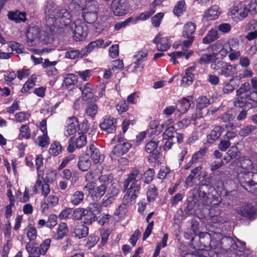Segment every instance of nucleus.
I'll return each mask as SVG.
<instances>
[{
	"instance_id": "nucleus-1",
	"label": "nucleus",
	"mask_w": 257,
	"mask_h": 257,
	"mask_svg": "<svg viewBox=\"0 0 257 257\" xmlns=\"http://www.w3.org/2000/svg\"><path fill=\"white\" fill-rule=\"evenodd\" d=\"M45 11L46 25L52 32H57L58 30L63 29L71 23V12L56 7L53 2H47Z\"/></svg>"
},
{
	"instance_id": "nucleus-2",
	"label": "nucleus",
	"mask_w": 257,
	"mask_h": 257,
	"mask_svg": "<svg viewBox=\"0 0 257 257\" xmlns=\"http://www.w3.org/2000/svg\"><path fill=\"white\" fill-rule=\"evenodd\" d=\"M200 184L197 190V196L199 200L204 205L211 207H216L221 202V197L214 187L209 183Z\"/></svg>"
},
{
	"instance_id": "nucleus-3",
	"label": "nucleus",
	"mask_w": 257,
	"mask_h": 257,
	"mask_svg": "<svg viewBox=\"0 0 257 257\" xmlns=\"http://www.w3.org/2000/svg\"><path fill=\"white\" fill-rule=\"evenodd\" d=\"M142 179L143 174L137 168H133L123 182L124 191L138 196L141 189Z\"/></svg>"
},
{
	"instance_id": "nucleus-4",
	"label": "nucleus",
	"mask_w": 257,
	"mask_h": 257,
	"mask_svg": "<svg viewBox=\"0 0 257 257\" xmlns=\"http://www.w3.org/2000/svg\"><path fill=\"white\" fill-rule=\"evenodd\" d=\"M217 249L210 250L209 255L212 257H221L222 254H226L227 257H231V253L236 252L237 244L235 241L230 236L222 237L216 243Z\"/></svg>"
},
{
	"instance_id": "nucleus-5",
	"label": "nucleus",
	"mask_w": 257,
	"mask_h": 257,
	"mask_svg": "<svg viewBox=\"0 0 257 257\" xmlns=\"http://www.w3.org/2000/svg\"><path fill=\"white\" fill-rule=\"evenodd\" d=\"M234 105L240 108H257V91L251 90L242 96L236 97L234 101Z\"/></svg>"
},
{
	"instance_id": "nucleus-6",
	"label": "nucleus",
	"mask_w": 257,
	"mask_h": 257,
	"mask_svg": "<svg viewBox=\"0 0 257 257\" xmlns=\"http://www.w3.org/2000/svg\"><path fill=\"white\" fill-rule=\"evenodd\" d=\"M236 65H232L219 59L213 60L211 64V68L217 71L218 74L225 78L232 77L233 75V66L235 69Z\"/></svg>"
},
{
	"instance_id": "nucleus-7",
	"label": "nucleus",
	"mask_w": 257,
	"mask_h": 257,
	"mask_svg": "<svg viewBox=\"0 0 257 257\" xmlns=\"http://www.w3.org/2000/svg\"><path fill=\"white\" fill-rule=\"evenodd\" d=\"M196 29V25L193 22H189L186 23L182 29V36L187 39L183 41L182 45V49L183 51L189 48L193 44L195 40V33Z\"/></svg>"
},
{
	"instance_id": "nucleus-8",
	"label": "nucleus",
	"mask_w": 257,
	"mask_h": 257,
	"mask_svg": "<svg viewBox=\"0 0 257 257\" xmlns=\"http://www.w3.org/2000/svg\"><path fill=\"white\" fill-rule=\"evenodd\" d=\"M138 196L127 192L124 195L121 204L116 209L115 214L119 217L124 216L128 211V207L135 204Z\"/></svg>"
},
{
	"instance_id": "nucleus-9",
	"label": "nucleus",
	"mask_w": 257,
	"mask_h": 257,
	"mask_svg": "<svg viewBox=\"0 0 257 257\" xmlns=\"http://www.w3.org/2000/svg\"><path fill=\"white\" fill-rule=\"evenodd\" d=\"M159 141L151 140L145 145V151L149 155L147 156L148 162L156 163L159 158L160 150L158 149Z\"/></svg>"
},
{
	"instance_id": "nucleus-10",
	"label": "nucleus",
	"mask_w": 257,
	"mask_h": 257,
	"mask_svg": "<svg viewBox=\"0 0 257 257\" xmlns=\"http://www.w3.org/2000/svg\"><path fill=\"white\" fill-rule=\"evenodd\" d=\"M117 124V118L109 115H106L102 118L99 123V127L107 134H112L115 132Z\"/></svg>"
},
{
	"instance_id": "nucleus-11",
	"label": "nucleus",
	"mask_w": 257,
	"mask_h": 257,
	"mask_svg": "<svg viewBox=\"0 0 257 257\" xmlns=\"http://www.w3.org/2000/svg\"><path fill=\"white\" fill-rule=\"evenodd\" d=\"M129 5L126 0H113L110 9L115 16H122L128 12Z\"/></svg>"
},
{
	"instance_id": "nucleus-12",
	"label": "nucleus",
	"mask_w": 257,
	"mask_h": 257,
	"mask_svg": "<svg viewBox=\"0 0 257 257\" xmlns=\"http://www.w3.org/2000/svg\"><path fill=\"white\" fill-rule=\"evenodd\" d=\"M251 172L237 170V179L240 185L247 191L254 193L251 189Z\"/></svg>"
},
{
	"instance_id": "nucleus-13",
	"label": "nucleus",
	"mask_w": 257,
	"mask_h": 257,
	"mask_svg": "<svg viewBox=\"0 0 257 257\" xmlns=\"http://www.w3.org/2000/svg\"><path fill=\"white\" fill-rule=\"evenodd\" d=\"M75 27L73 29V37L76 41H81L87 36V27L83 22H77L74 23Z\"/></svg>"
},
{
	"instance_id": "nucleus-14",
	"label": "nucleus",
	"mask_w": 257,
	"mask_h": 257,
	"mask_svg": "<svg viewBox=\"0 0 257 257\" xmlns=\"http://www.w3.org/2000/svg\"><path fill=\"white\" fill-rule=\"evenodd\" d=\"M199 241L200 243V247H206L209 246L211 248L210 250H214L217 249V245L216 243L217 240L212 238L210 233L208 232H201L199 234Z\"/></svg>"
},
{
	"instance_id": "nucleus-15",
	"label": "nucleus",
	"mask_w": 257,
	"mask_h": 257,
	"mask_svg": "<svg viewBox=\"0 0 257 257\" xmlns=\"http://www.w3.org/2000/svg\"><path fill=\"white\" fill-rule=\"evenodd\" d=\"M237 212L241 216L253 220L256 214V209L251 204L246 203L237 208Z\"/></svg>"
},
{
	"instance_id": "nucleus-16",
	"label": "nucleus",
	"mask_w": 257,
	"mask_h": 257,
	"mask_svg": "<svg viewBox=\"0 0 257 257\" xmlns=\"http://www.w3.org/2000/svg\"><path fill=\"white\" fill-rule=\"evenodd\" d=\"M192 104H194V97L192 95H188L178 100L176 109L180 113H185Z\"/></svg>"
},
{
	"instance_id": "nucleus-17",
	"label": "nucleus",
	"mask_w": 257,
	"mask_h": 257,
	"mask_svg": "<svg viewBox=\"0 0 257 257\" xmlns=\"http://www.w3.org/2000/svg\"><path fill=\"white\" fill-rule=\"evenodd\" d=\"M168 37H162L160 33L158 34L153 40V42L157 45V49L159 51H166L171 47Z\"/></svg>"
},
{
	"instance_id": "nucleus-18",
	"label": "nucleus",
	"mask_w": 257,
	"mask_h": 257,
	"mask_svg": "<svg viewBox=\"0 0 257 257\" xmlns=\"http://www.w3.org/2000/svg\"><path fill=\"white\" fill-rule=\"evenodd\" d=\"M81 92V98L83 101H87L93 97L95 93V86L90 82L78 87Z\"/></svg>"
},
{
	"instance_id": "nucleus-19",
	"label": "nucleus",
	"mask_w": 257,
	"mask_h": 257,
	"mask_svg": "<svg viewBox=\"0 0 257 257\" xmlns=\"http://www.w3.org/2000/svg\"><path fill=\"white\" fill-rule=\"evenodd\" d=\"M67 124L68 126L67 129L64 131V136L68 137L75 135L77 131L78 118L75 116L69 117L67 120Z\"/></svg>"
},
{
	"instance_id": "nucleus-20",
	"label": "nucleus",
	"mask_w": 257,
	"mask_h": 257,
	"mask_svg": "<svg viewBox=\"0 0 257 257\" xmlns=\"http://www.w3.org/2000/svg\"><path fill=\"white\" fill-rule=\"evenodd\" d=\"M224 131V128L222 126H215L211 131L210 133L207 136L206 142L210 144H213L219 140Z\"/></svg>"
},
{
	"instance_id": "nucleus-21",
	"label": "nucleus",
	"mask_w": 257,
	"mask_h": 257,
	"mask_svg": "<svg viewBox=\"0 0 257 257\" xmlns=\"http://www.w3.org/2000/svg\"><path fill=\"white\" fill-rule=\"evenodd\" d=\"M40 34L41 32L38 26L28 28L26 32L27 43L32 45L35 40L39 37Z\"/></svg>"
},
{
	"instance_id": "nucleus-22",
	"label": "nucleus",
	"mask_w": 257,
	"mask_h": 257,
	"mask_svg": "<svg viewBox=\"0 0 257 257\" xmlns=\"http://www.w3.org/2000/svg\"><path fill=\"white\" fill-rule=\"evenodd\" d=\"M231 12L233 15H239V20H242L247 16L248 13L250 12L247 6L243 3H240L236 6L234 7Z\"/></svg>"
},
{
	"instance_id": "nucleus-23",
	"label": "nucleus",
	"mask_w": 257,
	"mask_h": 257,
	"mask_svg": "<svg viewBox=\"0 0 257 257\" xmlns=\"http://www.w3.org/2000/svg\"><path fill=\"white\" fill-rule=\"evenodd\" d=\"M85 155H88L89 159L91 158L94 164H97L99 162L100 159L99 150L94 144H91L89 147H87L86 153Z\"/></svg>"
},
{
	"instance_id": "nucleus-24",
	"label": "nucleus",
	"mask_w": 257,
	"mask_h": 257,
	"mask_svg": "<svg viewBox=\"0 0 257 257\" xmlns=\"http://www.w3.org/2000/svg\"><path fill=\"white\" fill-rule=\"evenodd\" d=\"M192 67L187 68L185 71V75L182 77L181 85L184 87H187L192 84L194 79V75L192 72L194 70Z\"/></svg>"
},
{
	"instance_id": "nucleus-25",
	"label": "nucleus",
	"mask_w": 257,
	"mask_h": 257,
	"mask_svg": "<svg viewBox=\"0 0 257 257\" xmlns=\"http://www.w3.org/2000/svg\"><path fill=\"white\" fill-rule=\"evenodd\" d=\"M202 169V167L201 166H199L194 168L193 170H191L190 175L186 177L185 184V185L190 187H193L196 185V183L195 181V176L197 175L198 177L200 176V174L199 173L200 172Z\"/></svg>"
},
{
	"instance_id": "nucleus-26",
	"label": "nucleus",
	"mask_w": 257,
	"mask_h": 257,
	"mask_svg": "<svg viewBox=\"0 0 257 257\" xmlns=\"http://www.w3.org/2000/svg\"><path fill=\"white\" fill-rule=\"evenodd\" d=\"M77 165L80 171L83 172L87 171L91 166V161L89 159V156L85 154L81 155L79 158Z\"/></svg>"
},
{
	"instance_id": "nucleus-27",
	"label": "nucleus",
	"mask_w": 257,
	"mask_h": 257,
	"mask_svg": "<svg viewBox=\"0 0 257 257\" xmlns=\"http://www.w3.org/2000/svg\"><path fill=\"white\" fill-rule=\"evenodd\" d=\"M132 145L128 142H124L116 145L113 149L114 154L119 156L123 155L128 152Z\"/></svg>"
},
{
	"instance_id": "nucleus-28",
	"label": "nucleus",
	"mask_w": 257,
	"mask_h": 257,
	"mask_svg": "<svg viewBox=\"0 0 257 257\" xmlns=\"http://www.w3.org/2000/svg\"><path fill=\"white\" fill-rule=\"evenodd\" d=\"M217 5H213L205 12V17L207 21H213L217 19L221 12Z\"/></svg>"
},
{
	"instance_id": "nucleus-29",
	"label": "nucleus",
	"mask_w": 257,
	"mask_h": 257,
	"mask_svg": "<svg viewBox=\"0 0 257 257\" xmlns=\"http://www.w3.org/2000/svg\"><path fill=\"white\" fill-rule=\"evenodd\" d=\"M88 232L89 228L86 225H81L74 229L72 235L76 238L81 239L86 237Z\"/></svg>"
},
{
	"instance_id": "nucleus-30",
	"label": "nucleus",
	"mask_w": 257,
	"mask_h": 257,
	"mask_svg": "<svg viewBox=\"0 0 257 257\" xmlns=\"http://www.w3.org/2000/svg\"><path fill=\"white\" fill-rule=\"evenodd\" d=\"M8 17L9 20L14 21L16 23L25 22L26 20V13L21 12L18 10L16 11H9Z\"/></svg>"
},
{
	"instance_id": "nucleus-31",
	"label": "nucleus",
	"mask_w": 257,
	"mask_h": 257,
	"mask_svg": "<svg viewBox=\"0 0 257 257\" xmlns=\"http://www.w3.org/2000/svg\"><path fill=\"white\" fill-rule=\"evenodd\" d=\"M69 232L67 224L65 222H60L57 229V232L54 236L56 240H60L66 236Z\"/></svg>"
},
{
	"instance_id": "nucleus-32",
	"label": "nucleus",
	"mask_w": 257,
	"mask_h": 257,
	"mask_svg": "<svg viewBox=\"0 0 257 257\" xmlns=\"http://www.w3.org/2000/svg\"><path fill=\"white\" fill-rule=\"evenodd\" d=\"M107 189L104 185H99L93 189L91 193V197L93 201H98L105 194Z\"/></svg>"
},
{
	"instance_id": "nucleus-33",
	"label": "nucleus",
	"mask_w": 257,
	"mask_h": 257,
	"mask_svg": "<svg viewBox=\"0 0 257 257\" xmlns=\"http://www.w3.org/2000/svg\"><path fill=\"white\" fill-rule=\"evenodd\" d=\"M218 31L216 29H211L206 36L203 38L202 43L204 44H209L215 41L218 38Z\"/></svg>"
},
{
	"instance_id": "nucleus-34",
	"label": "nucleus",
	"mask_w": 257,
	"mask_h": 257,
	"mask_svg": "<svg viewBox=\"0 0 257 257\" xmlns=\"http://www.w3.org/2000/svg\"><path fill=\"white\" fill-rule=\"evenodd\" d=\"M158 189L155 185L152 184L148 186L147 198L148 202H154L158 197Z\"/></svg>"
},
{
	"instance_id": "nucleus-35",
	"label": "nucleus",
	"mask_w": 257,
	"mask_h": 257,
	"mask_svg": "<svg viewBox=\"0 0 257 257\" xmlns=\"http://www.w3.org/2000/svg\"><path fill=\"white\" fill-rule=\"evenodd\" d=\"M20 133L18 137V140H22L23 139L28 140L31 138V131L28 124H23L19 128Z\"/></svg>"
},
{
	"instance_id": "nucleus-36",
	"label": "nucleus",
	"mask_w": 257,
	"mask_h": 257,
	"mask_svg": "<svg viewBox=\"0 0 257 257\" xmlns=\"http://www.w3.org/2000/svg\"><path fill=\"white\" fill-rule=\"evenodd\" d=\"M51 33L42 31L39 36L40 42L42 45L51 44L54 41V36Z\"/></svg>"
},
{
	"instance_id": "nucleus-37",
	"label": "nucleus",
	"mask_w": 257,
	"mask_h": 257,
	"mask_svg": "<svg viewBox=\"0 0 257 257\" xmlns=\"http://www.w3.org/2000/svg\"><path fill=\"white\" fill-rule=\"evenodd\" d=\"M37 79L36 75H32L24 83L21 91L22 93H26L29 90L33 88L36 84Z\"/></svg>"
},
{
	"instance_id": "nucleus-38",
	"label": "nucleus",
	"mask_w": 257,
	"mask_h": 257,
	"mask_svg": "<svg viewBox=\"0 0 257 257\" xmlns=\"http://www.w3.org/2000/svg\"><path fill=\"white\" fill-rule=\"evenodd\" d=\"M26 249L29 253V257H40L41 254L39 247H35L33 242H28L26 245Z\"/></svg>"
},
{
	"instance_id": "nucleus-39",
	"label": "nucleus",
	"mask_w": 257,
	"mask_h": 257,
	"mask_svg": "<svg viewBox=\"0 0 257 257\" xmlns=\"http://www.w3.org/2000/svg\"><path fill=\"white\" fill-rule=\"evenodd\" d=\"M97 14H96V9H95L94 12L82 11V16L86 23L91 24L94 23L97 20Z\"/></svg>"
},
{
	"instance_id": "nucleus-40",
	"label": "nucleus",
	"mask_w": 257,
	"mask_h": 257,
	"mask_svg": "<svg viewBox=\"0 0 257 257\" xmlns=\"http://www.w3.org/2000/svg\"><path fill=\"white\" fill-rule=\"evenodd\" d=\"M186 5L184 0H181L177 2L175 6L173 12L175 16L179 17L186 11Z\"/></svg>"
},
{
	"instance_id": "nucleus-41",
	"label": "nucleus",
	"mask_w": 257,
	"mask_h": 257,
	"mask_svg": "<svg viewBox=\"0 0 257 257\" xmlns=\"http://www.w3.org/2000/svg\"><path fill=\"white\" fill-rule=\"evenodd\" d=\"M63 151L62 146L58 141H55L52 143L49 150L50 154L53 156H57L61 153Z\"/></svg>"
},
{
	"instance_id": "nucleus-42",
	"label": "nucleus",
	"mask_w": 257,
	"mask_h": 257,
	"mask_svg": "<svg viewBox=\"0 0 257 257\" xmlns=\"http://www.w3.org/2000/svg\"><path fill=\"white\" fill-rule=\"evenodd\" d=\"M84 199V193L80 191H76L70 197V202L76 206L80 204Z\"/></svg>"
},
{
	"instance_id": "nucleus-43",
	"label": "nucleus",
	"mask_w": 257,
	"mask_h": 257,
	"mask_svg": "<svg viewBox=\"0 0 257 257\" xmlns=\"http://www.w3.org/2000/svg\"><path fill=\"white\" fill-rule=\"evenodd\" d=\"M148 56V51L145 50L141 52H137L134 56V57L136 58V60L134 62L135 64V69H137L139 67L140 65L145 60V59Z\"/></svg>"
},
{
	"instance_id": "nucleus-44",
	"label": "nucleus",
	"mask_w": 257,
	"mask_h": 257,
	"mask_svg": "<svg viewBox=\"0 0 257 257\" xmlns=\"http://www.w3.org/2000/svg\"><path fill=\"white\" fill-rule=\"evenodd\" d=\"M155 176V170L152 168H149L143 174L144 183L146 184H150L154 179Z\"/></svg>"
},
{
	"instance_id": "nucleus-45",
	"label": "nucleus",
	"mask_w": 257,
	"mask_h": 257,
	"mask_svg": "<svg viewBox=\"0 0 257 257\" xmlns=\"http://www.w3.org/2000/svg\"><path fill=\"white\" fill-rule=\"evenodd\" d=\"M240 167L237 168L239 170H242L243 171H247L252 168V162L248 158L245 157L240 158Z\"/></svg>"
},
{
	"instance_id": "nucleus-46",
	"label": "nucleus",
	"mask_w": 257,
	"mask_h": 257,
	"mask_svg": "<svg viewBox=\"0 0 257 257\" xmlns=\"http://www.w3.org/2000/svg\"><path fill=\"white\" fill-rule=\"evenodd\" d=\"M238 242L240 245L238 246L237 244L236 252L231 253V257H247V255L244 252V249L245 247V242L238 240Z\"/></svg>"
},
{
	"instance_id": "nucleus-47",
	"label": "nucleus",
	"mask_w": 257,
	"mask_h": 257,
	"mask_svg": "<svg viewBox=\"0 0 257 257\" xmlns=\"http://www.w3.org/2000/svg\"><path fill=\"white\" fill-rule=\"evenodd\" d=\"M8 46L11 48L12 52H15L18 54L23 53L25 50V47L22 44L15 41L9 42Z\"/></svg>"
},
{
	"instance_id": "nucleus-48",
	"label": "nucleus",
	"mask_w": 257,
	"mask_h": 257,
	"mask_svg": "<svg viewBox=\"0 0 257 257\" xmlns=\"http://www.w3.org/2000/svg\"><path fill=\"white\" fill-rule=\"evenodd\" d=\"M89 128L90 123L87 119H84L80 123H79L78 121V125L77 131V132H78V134L86 135Z\"/></svg>"
},
{
	"instance_id": "nucleus-49",
	"label": "nucleus",
	"mask_w": 257,
	"mask_h": 257,
	"mask_svg": "<svg viewBox=\"0 0 257 257\" xmlns=\"http://www.w3.org/2000/svg\"><path fill=\"white\" fill-rule=\"evenodd\" d=\"M85 111L88 116L93 118L97 113L98 106L93 102H90L87 105Z\"/></svg>"
},
{
	"instance_id": "nucleus-50",
	"label": "nucleus",
	"mask_w": 257,
	"mask_h": 257,
	"mask_svg": "<svg viewBox=\"0 0 257 257\" xmlns=\"http://www.w3.org/2000/svg\"><path fill=\"white\" fill-rule=\"evenodd\" d=\"M86 210L94 216H97V215L100 214L102 210V206L101 204L97 202H93L89 204L88 209Z\"/></svg>"
},
{
	"instance_id": "nucleus-51",
	"label": "nucleus",
	"mask_w": 257,
	"mask_h": 257,
	"mask_svg": "<svg viewBox=\"0 0 257 257\" xmlns=\"http://www.w3.org/2000/svg\"><path fill=\"white\" fill-rule=\"evenodd\" d=\"M234 82L233 78L224 82L223 87V92L224 94H229L235 90V85L233 84Z\"/></svg>"
},
{
	"instance_id": "nucleus-52",
	"label": "nucleus",
	"mask_w": 257,
	"mask_h": 257,
	"mask_svg": "<svg viewBox=\"0 0 257 257\" xmlns=\"http://www.w3.org/2000/svg\"><path fill=\"white\" fill-rule=\"evenodd\" d=\"M250 90V85L249 82H245L242 83L239 88L236 91L237 97L242 96L243 94L248 93Z\"/></svg>"
},
{
	"instance_id": "nucleus-53",
	"label": "nucleus",
	"mask_w": 257,
	"mask_h": 257,
	"mask_svg": "<svg viewBox=\"0 0 257 257\" xmlns=\"http://www.w3.org/2000/svg\"><path fill=\"white\" fill-rule=\"evenodd\" d=\"M97 219V216H94L86 209V212H84L83 218V222L84 224L90 225L96 221Z\"/></svg>"
},
{
	"instance_id": "nucleus-54",
	"label": "nucleus",
	"mask_w": 257,
	"mask_h": 257,
	"mask_svg": "<svg viewBox=\"0 0 257 257\" xmlns=\"http://www.w3.org/2000/svg\"><path fill=\"white\" fill-rule=\"evenodd\" d=\"M99 239V238L97 235L94 234H92L87 237L85 246L88 249H90L96 244Z\"/></svg>"
},
{
	"instance_id": "nucleus-55",
	"label": "nucleus",
	"mask_w": 257,
	"mask_h": 257,
	"mask_svg": "<svg viewBox=\"0 0 257 257\" xmlns=\"http://www.w3.org/2000/svg\"><path fill=\"white\" fill-rule=\"evenodd\" d=\"M210 104L209 99L206 96H202L198 97L196 107L202 110V109L207 107Z\"/></svg>"
},
{
	"instance_id": "nucleus-56",
	"label": "nucleus",
	"mask_w": 257,
	"mask_h": 257,
	"mask_svg": "<svg viewBox=\"0 0 257 257\" xmlns=\"http://www.w3.org/2000/svg\"><path fill=\"white\" fill-rule=\"evenodd\" d=\"M165 124H162L161 126H159V121L157 120H154L151 121L150 122V127H151V135H155L157 133V132L158 131L159 133H161L163 131V129L165 127Z\"/></svg>"
},
{
	"instance_id": "nucleus-57",
	"label": "nucleus",
	"mask_w": 257,
	"mask_h": 257,
	"mask_svg": "<svg viewBox=\"0 0 257 257\" xmlns=\"http://www.w3.org/2000/svg\"><path fill=\"white\" fill-rule=\"evenodd\" d=\"M98 177L99 182L100 183V185H104L107 189L112 178L111 175L110 174L109 175H101Z\"/></svg>"
},
{
	"instance_id": "nucleus-58",
	"label": "nucleus",
	"mask_w": 257,
	"mask_h": 257,
	"mask_svg": "<svg viewBox=\"0 0 257 257\" xmlns=\"http://www.w3.org/2000/svg\"><path fill=\"white\" fill-rule=\"evenodd\" d=\"M154 13L155 11L153 10L142 13L139 16H137L135 19H134L133 21L134 22V23L135 24L138 21H146L149 19Z\"/></svg>"
},
{
	"instance_id": "nucleus-59",
	"label": "nucleus",
	"mask_w": 257,
	"mask_h": 257,
	"mask_svg": "<svg viewBox=\"0 0 257 257\" xmlns=\"http://www.w3.org/2000/svg\"><path fill=\"white\" fill-rule=\"evenodd\" d=\"M76 155L75 154H71L66 156L62 160L60 165L58 166V169L59 170H62L69 163L75 160Z\"/></svg>"
},
{
	"instance_id": "nucleus-60",
	"label": "nucleus",
	"mask_w": 257,
	"mask_h": 257,
	"mask_svg": "<svg viewBox=\"0 0 257 257\" xmlns=\"http://www.w3.org/2000/svg\"><path fill=\"white\" fill-rule=\"evenodd\" d=\"M176 132L173 126H169L163 134V139L174 140Z\"/></svg>"
},
{
	"instance_id": "nucleus-61",
	"label": "nucleus",
	"mask_w": 257,
	"mask_h": 257,
	"mask_svg": "<svg viewBox=\"0 0 257 257\" xmlns=\"http://www.w3.org/2000/svg\"><path fill=\"white\" fill-rule=\"evenodd\" d=\"M77 81V76L74 74L69 73L67 74L66 77L64 80L63 83L67 86H70L74 85Z\"/></svg>"
},
{
	"instance_id": "nucleus-62",
	"label": "nucleus",
	"mask_w": 257,
	"mask_h": 257,
	"mask_svg": "<svg viewBox=\"0 0 257 257\" xmlns=\"http://www.w3.org/2000/svg\"><path fill=\"white\" fill-rule=\"evenodd\" d=\"M207 147L201 148L199 150L193 154L191 158L196 163L199 160L202 159L208 151Z\"/></svg>"
},
{
	"instance_id": "nucleus-63",
	"label": "nucleus",
	"mask_w": 257,
	"mask_h": 257,
	"mask_svg": "<svg viewBox=\"0 0 257 257\" xmlns=\"http://www.w3.org/2000/svg\"><path fill=\"white\" fill-rule=\"evenodd\" d=\"M256 130V126L253 125H248L240 129L239 135L241 137H245L248 136L253 131Z\"/></svg>"
},
{
	"instance_id": "nucleus-64",
	"label": "nucleus",
	"mask_w": 257,
	"mask_h": 257,
	"mask_svg": "<svg viewBox=\"0 0 257 257\" xmlns=\"http://www.w3.org/2000/svg\"><path fill=\"white\" fill-rule=\"evenodd\" d=\"M116 108L119 114L126 112L128 109V104L125 100H120L116 104Z\"/></svg>"
}]
</instances>
